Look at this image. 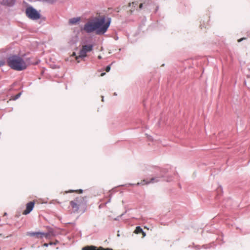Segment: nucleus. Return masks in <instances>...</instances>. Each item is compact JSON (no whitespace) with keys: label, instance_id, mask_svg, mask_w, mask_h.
I'll list each match as a JSON object with an SVG mask.
<instances>
[{"label":"nucleus","instance_id":"ddd939ff","mask_svg":"<svg viewBox=\"0 0 250 250\" xmlns=\"http://www.w3.org/2000/svg\"><path fill=\"white\" fill-rule=\"evenodd\" d=\"M135 232L136 233H143L144 236L146 235L143 229L139 226L136 227Z\"/></svg>","mask_w":250,"mask_h":250},{"label":"nucleus","instance_id":"5701e85b","mask_svg":"<svg viewBox=\"0 0 250 250\" xmlns=\"http://www.w3.org/2000/svg\"><path fill=\"white\" fill-rule=\"evenodd\" d=\"M104 74H105V73H102L101 75H102V76H103V75H104Z\"/></svg>","mask_w":250,"mask_h":250},{"label":"nucleus","instance_id":"1a4fd4ad","mask_svg":"<svg viewBox=\"0 0 250 250\" xmlns=\"http://www.w3.org/2000/svg\"><path fill=\"white\" fill-rule=\"evenodd\" d=\"M93 45L92 44H87L83 45L82 49L85 52L88 53L91 51L93 49Z\"/></svg>","mask_w":250,"mask_h":250},{"label":"nucleus","instance_id":"412c9836","mask_svg":"<svg viewBox=\"0 0 250 250\" xmlns=\"http://www.w3.org/2000/svg\"><path fill=\"white\" fill-rule=\"evenodd\" d=\"M244 39V38H241V39L239 40H238V42H240L241 41H242Z\"/></svg>","mask_w":250,"mask_h":250},{"label":"nucleus","instance_id":"9d476101","mask_svg":"<svg viewBox=\"0 0 250 250\" xmlns=\"http://www.w3.org/2000/svg\"><path fill=\"white\" fill-rule=\"evenodd\" d=\"M86 52H85L82 49L79 52V55L78 56L76 57V60L78 61V62H79V61H78V59L79 58H83L86 56Z\"/></svg>","mask_w":250,"mask_h":250},{"label":"nucleus","instance_id":"bb28decb","mask_svg":"<svg viewBox=\"0 0 250 250\" xmlns=\"http://www.w3.org/2000/svg\"><path fill=\"white\" fill-rule=\"evenodd\" d=\"M7 213H4V215H6Z\"/></svg>","mask_w":250,"mask_h":250},{"label":"nucleus","instance_id":"f257e3e1","mask_svg":"<svg viewBox=\"0 0 250 250\" xmlns=\"http://www.w3.org/2000/svg\"><path fill=\"white\" fill-rule=\"evenodd\" d=\"M111 21L110 18H106L105 16H102L86 22L83 29L87 33L95 32L98 35H104L107 31Z\"/></svg>","mask_w":250,"mask_h":250},{"label":"nucleus","instance_id":"4468645a","mask_svg":"<svg viewBox=\"0 0 250 250\" xmlns=\"http://www.w3.org/2000/svg\"><path fill=\"white\" fill-rule=\"evenodd\" d=\"M46 234H48V238L50 237L51 236H55L56 233L54 232V231L53 230H50L48 232L45 233Z\"/></svg>","mask_w":250,"mask_h":250},{"label":"nucleus","instance_id":"20e7f679","mask_svg":"<svg viewBox=\"0 0 250 250\" xmlns=\"http://www.w3.org/2000/svg\"><path fill=\"white\" fill-rule=\"evenodd\" d=\"M160 177H153L152 178L150 181H148L147 180H144L142 181L140 183L138 182L135 185L136 186H139V185H147L149 183H154L158 182L160 181Z\"/></svg>","mask_w":250,"mask_h":250},{"label":"nucleus","instance_id":"9b49d317","mask_svg":"<svg viewBox=\"0 0 250 250\" xmlns=\"http://www.w3.org/2000/svg\"><path fill=\"white\" fill-rule=\"evenodd\" d=\"M80 20L81 19L80 17L71 18L69 20V23L70 24H75L79 22Z\"/></svg>","mask_w":250,"mask_h":250},{"label":"nucleus","instance_id":"a211bd4d","mask_svg":"<svg viewBox=\"0 0 250 250\" xmlns=\"http://www.w3.org/2000/svg\"><path fill=\"white\" fill-rule=\"evenodd\" d=\"M143 3H141L139 5V8L140 9H142L143 8Z\"/></svg>","mask_w":250,"mask_h":250},{"label":"nucleus","instance_id":"a878e982","mask_svg":"<svg viewBox=\"0 0 250 250\" xmlns=\"http://www.w3.org/2000/svg\"><path fill=\"white\" fill-rule=\"evenodd\" d=\"M164 176L163 174L161 175V177H163Z\"/></svg>","mask_w":250,"mask_h":250},{"label":"nucleus","instance_id":"423d86ee","mask_svg":"<svg viewBox=\"0 0 250 250\" xmlns=\"http://www.w3.org/2000/svg\"><path fill=\"white\" fill-rule=\"evenodd\" d=\"M34 202H30L26 204V209L24 210L23 214L27 215L29 214L33 209L34 207Z\"/></svg>","mask_w":250,"mask_h":250},{"label":"nucleus","instance_id":"393cba45","mask_svg":"<svg viewBox=\"0 0 250 250\" xmlns=\"http://www.w3.org/2000/svg\"><path fill=\"white\" fill-rule=\"evenodd\" d=\"M102 101H104V97H102Z\"/></svg>","mask_w":250,"mask_h":250},{"label":"nucleus","instance_id":"6e6552de","mask_svg":"<svg viewBox=\"0 0 250 250\" xmlns=\"http://www.w3.org/2000/svg\"><path fill=\"white\" fill-rule=\"evenodd\" d=\"M73 201L76 202V203L79 206V207L82 206L83 204H85V202L84 200V198L82 196L77 197Z\"/></svg>","mask_w":250,"mask_h":250},{"label":"nucleus","instance_id":"dca6fc26","mask_svg":"<svg viewBox=\"0 0 250 250\" xmlns=\"http://www.w3.org/2000/svg\"><path fill=\"white\" fill-rule=\"evenodd\" d=\"M110 70V65H109L108 66H107L105 68V71L106 72H109Z\"/></svg>","mask_w":250,"mask_h":250},{"label":"nucleus","instance_id":"b1692460","mask_svg":"<svg viewBox=\"0 0 250 250\" xmlns=\"http://www.w3.org/2000/svg\"><path fill=\"white\" fill-rule=\"evenodd\" d=\"M98 58H99V59H101V56H98Z\"/></svg>","mask_w":250,"mask_h":250},{"label":"nucleus","instance_id":"4be33fe9","mask_svg":"<svg viewBox=\"0 0 250 250\" xmlns=\"http://www.w3.org/2000/svg\"><path fill=\"white\" fill-rule=\"evenodd\" d=\"M79 191H80V193H82V192H83V190H82V189H80V190H79Z\"/></svg>","mask_w":250,"mask_h":250},{"label":"nucleus","instance_id":"0eeeda50","mask_svg":"<svg viewBox=\"0 0 250 250\" xmlns=\"http://www.w3.org/2000/svg\"><path fill=\"white\" fill-rule=\"evenodd\" d=\"M16 0H0V3L3 5L12 6L14 5Z\"/></svg>","mask_w":250,"mask_h":250},{"label":"nucleus","instance_id":"39448f33","mask_svg":"<svg viewBox=\"0 0 250 250\" xmlns=\"http://www.w3.org/2000/svg\"><path fill=\"white\" fill-rule=\"evenodd\" d=\"M29 235L31 236H36L37 238H42L43 237H45L46 238H48V234H46L44 232H32L29 233Z\"/></svg>","mask_w":250,"mask_h":250},{"label":"nucleus","instance_id":"f3484780","mask_svg":"<svg viewBox=\"0 0 250 250\" xmlns=\"http://www.w3.org/2000/svg\"><path fill=\"white\" fill-rule=\"evenodd\" d=\"M5 62L3 61H0V66H3Z\"/></svg>","mask_w":250,"mask_h":250},{"label":"nucleus","instance_id":"cd10ccee","mask_svg":"<svg viewBox=\"0 0 250 250\" xmlns=\"http://www.w3.org/2000/svg\"><path fill=\"white\" fill-rule=\"evenodd\" d=\"M73 55H75V53H73Z\"/></svg>","mask_w":250,"mask_h":250},{"label":"nucleus","instance_id":"6ab92c4d","mask_svg":"<svg viewBox=\"0 0 250 250\" xmlns=\"http://www.w3.org/2000/svg\"><path fill=\"white\" fill-rule=\"evenodd\" d=\"M58 242V241H57V242H56V243H53V242H50V243H49V245H55V244H56V243H57Z\"/></svg>","mask_w":250,"mask_h":250},{"label":"nucleus","instance_id":"2eb2a0df","mask_svg":"<svg viewBox=\"0 0 250 250\" xmlns=\"http://www.w3.org/2000/svg\"><path fill=\"white\" fill-rule=\"evenodd\" d=\"M21 93H18V94H17L16 95H15V96L13 98V99L14 100H17V99H19V98L20 97V96H21Z\"/></svg>","mask_w":250,"mask_h":250},{"label":"nucleus","instance_id":"f03ea898","mask_svg":"<svg viewBox=\"0 0 250 250\" xmlns=\"http://www.w3.org/2000/svg\"><path fill=\"white\" fill-rule=\"evenodd\" d=\"M6 61L8 65L15 70L21 71L27 68L26 63L23 59L19 55H10L7 58Z\"/></svg>","mask_w":250,"mask_h":250},{"label":"nucleus","instance_id":"7ed1b4c3","mask_svg":"<svg viewBox=\"0 0 250 250\" xmlns=\"http://www.w3.org/2000/svg\"><path fill=\"white\" fill-rule=\"evenodd\" d=\"M25 14L29 19L32 20H38L41 17V14L31 6L26 8Z\"/></svg>","mask_w":250,"mask_h":250},{"label":"nucleus","instance_id":"aec40b11","mask_svg":"<svg viewBox=\"0 0 250 250\" xmlns=\"http://www.w3.org/2000/svg\"><path fill=\"white\" fill-rule=\"evenodd\" d=\"M48 245H49V244H47V243H44V245H43V246H45V247H47V246H48Z\"/></svg>","mask_w":250,"mask_h":250},{"label":"nucleus","instance_id":"f8f14e48","mask_svg":"<svg viewBox=\"0 0 250 250\" xmlns=\"http://www.w3.org/2000/svg\"><path fill=\"white\" fill-rule=\"evenodd\" d=\"M70 204L75 211H77L79 210L80 207L76 203V202H74V201H71Z\"/></svg>","mask_w":250,"mask_h":250}]
</instances>
